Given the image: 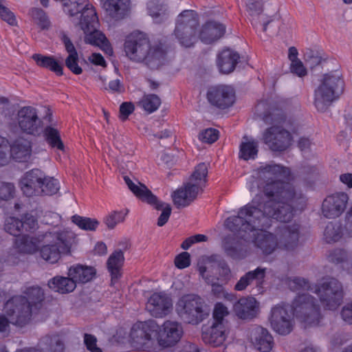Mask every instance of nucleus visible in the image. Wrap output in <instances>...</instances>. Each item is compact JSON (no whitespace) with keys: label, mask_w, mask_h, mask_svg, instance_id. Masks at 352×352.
Segmentation results:
<instances>
[{"label":"nucleus","mask_w":352,"mask_h":352,"mask_svg":"<svg viewBox=\"0 0 352 352\" xmlns=\"http://www.w3.org/2000/svg\"><path fill=\"white\" fill-rule=\"evenodd\" d=\"M290 169L276 164L261 166L248 178L247 188L259 190L252 200L239 208L237 214L228 217L226 228L241 240L251 243L267 256L277 250L294 251L299 245L300 225L294 223L278 226L275 233L268 231L274 220L289 222L307 206L301 191L289 182Z\"/></svg>","instance_id":"nucleus-1"},{"label":"nucleus","mask_w":352,"mask_h":352,"mask_svg":"<svg viewBox=\"0 0 352 352\" xmlns=\"http://www.w3.org/2000/svg\"><path fill=\"white\" fill-rule=\"evenodd\" d=\"M294 316L305 324V328L316 327L320 320V307L309 294H299L292 305L281 302L270 311L269 322L273 330H292Z\"/></svg>","instance_id":"nucleus-2"},{"label":"nucleus","mask_w":352,"mask_h":352,"mask_svg":"<svg viewBox=\"0 0 352 352\" xmlns=\"http://www.w3.org/2000/svg\"><path fill=\"white\" fill-rule=\"evenodd\" d=\"M287 284L292 291L307 290L316 294L323 308L330 311L336 310L342 305L345 295L342 283L330 276L322 277L313 285L301 277L290 278Z\"/></svg>","instance_id":"nucleus-3"},{"label":"nucleus","mask_w":352,"mask_h":352,"mask_svg":"<svg viewBox=\"0 0 352 352\" xmlns=\"http://www.w3.org/2000/svg\"><path fill=\"white\" fill-rule=\"evenodd\" d=\"M67 5L65 11L70 17H78L80 14L78 24L85 34L86 43L98 46L105 54H113V48L105 35L98 30V18L94 7L88 0H72Z\"/></svg>","instance_id":"nucleus-4"},{"label":"nucleus","mask_w":352,"mask_h":352,"mask_svg":"<svg viewBox=\"0 0 352 352\" xmlns=\"http://www.w3.org/2000/svg\"><path fill=\"white\" fill-rule=\"evenodd\" d=\"M265 122L272 124L263 133V142L272 151H284L292 144V133L296 132L294 121L288 118L282 109L272 108L264 114Z\"/></svg>","instance_id":"nucleus-5"},{"label":"nucleus","mask_w":352,"mask_h":352,"mask_svg":"<svg viewBox=\"0 0 352 352\" xmlns=\"http://www.w3.org/2000/svg\"><path fill=\"white\" fill-rule=\"evenodd\" d=\"M126 55L137 62L144 61L152 69L157 68L166 60V50L162 43L151 46L146 35L134 32L126 36L124 45Z\"/></svg>","instance_id":"nucleus-6"},{"label":"nucleus","mask_w":352,"mask_h":352,"mask_svg":"<svg viewBox=\"0 0 352 352\" xmlns=\"http://www.w3.org/2000/svg\"><path fill=\"white\" fill-rule=\"evenodd\" d=\"M183 331H116L111 340L112 344L129 343L140 349L153 346L156 342L166 348L176 344L182 338Z\"/></svg>","instance_id":"nucleus-7"},{"label":"nucleus","mask_w":352,"mask_h":352,"mask_svg":"<svg viewBox=\"0 0 352 352\" xmlns=\"http://www.w3.org/2000/svg\"><path fill=\"white\" fill-rule=\"evenodd\" d=\"M44 299V291L41 287H25L21 295L14 296L6 302V311L10 316L17 311L16 318H12V322L26 324L30 320L33 310L40 309Z\"/></svg>","instance_id":"nucleus-8"},{"label":"nucleus","mask_w":352,"mask_h":352,"mask_svg":"<svg viewBox=\"0 0 352 352\" xmlns=\"http://www.w3.org/2000/svg\"><path fill=\"white\" fill-rule=\"evenodd\" d=\"M75 239V234L69 228L54 227L43 235L47 244L42 246L41 256L50 263H55L61 254H69Z\"/></svg>","instance_id":"nucleus-9"},{"label":"nucleus","mask_w":352,"mask_h":352,"mask_svg":"<svg viewBox=\"0 0 352 352\" xmlns=\"http://www.w3.org/2000/svg\"><path fill=\"white\" fill-rule=\"evenodd\" d=\"M344 82L340 72L323 75L314 91V105L318 111L324 112L343 93Z\"/></svg>","instance_id":"nucleus-10"},{"label":"nucleus","mask_w":352,"mask_h":352,"mask_svg":"<svg viewBox=\"0 0 352 352\" xmlns=\"http://www.w3.org/2000/svg\"><path fill=\"white\" fill-rule=\"evenodd\" d=\"M207 175V164L200 163L195 167L188 182L173 191L171 197L174 205L177 208L188 206L196 199L206 186Z\"/></svg>","instance_id":"nucleus-11"},{"label":"nucleus","mask_w":352,"mask_h":352,"mask_svg":"<svg viewBox=\"0 0 352 352\" xmlns=\"http://www.w3.org/2000/svg\"><path fill=\"white\" fill-rule=\"evenodd\" d=\"M198 26V16L194 10H184L177 16L175 34L182 46L190 47L196 42Z\"/></svg>","instance_id":"nucleus-12"},{"label":"nucleus","mask_w":352,"mask_h":352,"mask_svg":"<svg viewBox=\"0 0 352 352\" xmlns=\"http://www.w3.org/2000/svg\"><path fill=\"white\" fill-rule=\"evenodd\" d=\"M202 299L195 294L182 296L176 304V311L188 323L198 324L208 315L203 309Z\"/></svg>","instance_id":"nucleus-13"},{"label":"nucleus","mask_w":352,"mask_h":352,"mask_svg":"<svg viewBox=\"0 0 352 352\" xmlns=\"http://www.w3.org/2000/svg\"><path fill=\"white\" fill-rule=\"evenodd\" d=\"M125 184L127 185L130 190L140 199L153 206L157 210H162V212L157 219V226H164L169 219L171 214V207L169 204L159 201L156 196L144 186L140 187L135 186L131 178L125 175L123 177Z\"/></svg>","instance_id":"nucleus-14"},{"label":"nucleus","mask_w":352,"mask_h":352,"mask_svg":"<svg viewBox=\"0 0 352 352\" xmlns=\"http://www.w3.org/2000/svg\"><path fill=\"white\" fill-rule=\"evenodd\" d=\"M349 197L344 192H336L327 195L321 204V214L327 219H336L345 211Z\"/></svg>","instance_id":"nucleus-15"},{"label":"nucleus","mask_w":352,"mask_h":352,"mask_svg":"<svg viewBox=\"0 0 352 352\" xmlns=\"http://www.w3.org/2000/svg\"><path fill=\"white\" fill-rule=\"evenodd\" d=\"M16 120L19 127L25 133L36 135L41 131L42 120L34 107L27 106L21 108L17 112Z\"/></svg>","instance_id":"nucleus-16"},{"label":"nucleus","mask_w":352,"mask_h":352,"mask_svg":"<svg viewBox=\"0 0 352 352\" xmlns=\"http://www.w3.org/2000/svg\"><path fill=\"white\" fill-rule=\"evenodd\" d=\"M207 99L212 106L226 109L234 104L235 92L231 86L225 85L213 86L208 90Z\"/></svg>","instance_id":"nucleus-17"},{"label":"nucleus","mask_w":352,"mask_h":352,"mask_svg":"<svg viewBox=\"0 0 352 352\" xmlns=\"http://www.w3.org/2000/svg\"><path fill=\"white\" fill-rule=\"evenodd\" d=\"M146 310L155 318H162L173 309L171 298L165 292H155L148 298Z\"/></svg>","instance_id":"nucleus-18"},{"label":"nucleus","mask_w":352,"mask_h":352,"mask_svg":"<svg viewBox=\"0 0 352 352\" xmlns=\"http://www.w3.org/2000/svg\"><path fill=\"white\" fill-rule=\"evenodd\" d=\"M43 179L44 173L40 169L34 168L25 173L20 181L23 193L27 197L39 196Z\"/></svg>","instance_id":"nucleus-19"},{"label":"nucleus","mask_w":352,"mask_h":352,"mask_svg":"<svg viewBox=\"0 0 352 352\" xmlns=\"http://www.w3.org/2000/svg\"><path fill=\"white\" fill-rule=\"evenodd\" d=\"M233 311L241 320H252L259 314V302L252 296L243 297L234 304Z\"/></svg>","instance_id":"nucleus-20"},{"label":"nucleus","mask_w":352,"mask_h":352,"mask_svg":"<svg viewBox=\"0 0 352 352\" xmlns=\"http://www.w3.org/2000/svg\"><path fill=\"white\" fill-rule=\"evenodd\" d=\"M265 274L266 268L258 267L254 270L250 271L241 276L234 285V289L239 292L243 291L248 286L255 283L256 286L259 288L258 290H260L262 289Z\"/></svg>","instance_id":"nucleus-21"},{"label":"nucleus","mask_w":352,"mask_h":352,"mask_svg":"<svg viewBox=\"0 0 352 352\" xmlns=\"http://www.w3.org/2000/svg\"><path fill=\"white\" fill-rule=\"evenodd\" d=\"M10 157L18 162H27L32 153L31 142L27 139L19 138L10 145Z\"/></svg>","instance_id":"nucleus-22"},{"label":"nucleus","mask_w":352,"mask_h":352,"mask_svg":"<svg viewBox=\"0 0 352 352\" xmlns=\"http://www.w3.org/2000/svg\"><path fill=\"white\" fill-rule=\"evenodd\" d=\"M225 32L226 26L224 25L210 21L202 26L199 37L203 43L210 44L222 37Z\"/></svg>","instance_id":"nucleus-23"},{"label":"nucleus","mask_w":352,"mask_h":352,"mask_svg":"<svg viewBox=\"0 0 352 352\" xmlns=\"http://www.w3.org/2000/svg\"><path fill=\"white\" fill-rule=\"evenodd\" d=\"M61 41L65 45L66 52L69 54L65 59L66 67L74 74H80L82 72V69L78 65V54L73 43L65 33L62 34Z\"/></svg>","instance_id":"nucleus-24"},{"label":"nucleus","mask_w":352,"mask_h":352,"mask_svg":"<svg viewBox=\"0 0 352 352\" xmlns=\"http://www.w3.org/2000/svg\"><path fill=\"white\" fill-rule=\"evenodd\" d=\"M240 58L239 54L230 49L221 51L217 57V66L221 73L229 74L232 72Z\"/></svg>","instance_id":"nucleus-25"},{"label":"nucleus","mask_w":352,"mask_h":352,"mask_svg":"<svg viewBox=\"0 0 352 352\" xmlns=\"http://www.w3.org/2000/svg\"><path fill=\"white\" fill-rule=\"evenodd\" d=\"M96 273V270L92 267L76 265L69 267L68 276L74 279L76 284L85 283L91 280Z\"/></svg>","instance_id":"nucleus-26"},{"label":"nucleus","mask_w":352,"mask_h":352,"mask_svg":"<svg viewBox=\"0 0 352 352\" xmlns=\"http://www.w3.org/2000/svg\"><path fill=\"white\" fill-rule=\"evenodd\" d=\"M251 342L261 352H269L274 346V338L269 331H253Z\"/></svg>","instance_id":"nucleus-27"},{"label":"nucleus","mask_w":352,"mask_h":352,"mask_svg":"<svg viewBox=\"0 0 352 352\" xmlns=\"http://www.w3.org/2000/svg\"><path fill=\"white\" fill-rule=\"evenodd\" d=\"M48 286L52 290L63 294L70 293L76 287L74 279L69 276H54L48 281Z\"/></svg>","instance_id":"nucleus-28"},{"label":"nucleus","mask_w":352,"mask_h":352,"mask_svg":"<svg viewBox=\"0 0 352 352\" xmlns=\"http://www.w3.org/2000/svg\"><path fill=\"white\" fill-rule=\"evenodd\" d=\"M147 11L156 23H160L167 18V6L164 0H150L147 3Z\"/></svg>","instance_id":"nucleus-29"},{"label":"nucleus","mask_w":352,"mask_h":352,"mask_svg":"<svg viewBox=\"0 0 352 352\" xmlns=\"http://www.w3.org/2000/svg\"><path fill=\"white\" fill-rule=\"evenodd\" d=\"M32 58L38 66L47 69L54 72L57 76H62L63 74V66L54 56L34 54Z\"/></svg>","instance_id":"nucleus-30"},{"label":"nucleus","mask_w":352,"mask_h":352,"mask_svg":"<svg viewBox=\"0 0 352 352\" xmlns=\"http://www.w3.org/2000/svg\"><path fill=\"white\" fill-rule=\"evenodd\" d=\"M39 242L38 238L22 234L15 239L14 245L20 252L32 254L38 250Z\"/></svg>","instance_id":"nucleus-31"},{"label":"nucleus","mask_w":352,"mask_h":352,"mask_svg":"<svg viewBox=\"0 0 352 352\" xmlns=\"http://www.w3.org/2000/svg\"><path fill=\"white\" fill-rule=\"evenodd\" d=\"M124 254L121 250H116L107 261L108 270L111 274V281L117 280L121 276V268L124 263Z\"/></svg>","instance_id":"nucleus-32"},{"label":"nucleus","mask_w":352,"mask_h":352,"mask_svg":"<svg viewBox=\"0 0 352 352\" xmlns=\"http://www.w3.org/2000/svg\"><path fill=\"white\" fill-rule=\"evenodd\" d=\"M243 140L240 145L239 157L244 160H254L258 152V142L246 136L243 137Z\"/></svg>","instance_id":"nucleus-33"},{"label":"nucleus","mask_w":352,"mask_h":352,"mask_svg":"<svg viewBox=\"0 0 352 352\" xmlns=\"http://www.w3.org/2000/svg\"><path fill=\"white\" fill-rule=\"evenodd\" d=\"M130 4V0H106L104 6L112 16L124 14Z\"/></svg>","instance_id":"nucleus-34"},{"label":"nucleus","mask_w":352,"mask_h":352,"mask_svg":"<svg viewBox=\"0 0 352 352\" xmlns=\"http://www.w3.org/2000/svg\"><path fill=\"white\" fill-rule=\"evenodd\" d=\"M43 136L47 144L53 148L64 151V144L61 140L59 131L52 126H47L43 131Z\"/></svg>","instance_id":"nucleus-35"},{"label":"nucleus","mask_w":352,"mask_h":352,"mask_svg":"<svg viewBox=\"0 0 352 352\" xmlns=\"http://www.w3.org/2000/svg\"><path fill=\"white\" fill-rule=\"evenodd\" d=\"M160 98L153 94H144L138 102V106L148 113L156 111L161 105Z\"/></svg>","instance_id":"nucleus-36"},{"label":"nucleus","mask_w":352,"mask_h":352,"mask_svg":"<svg viewBox=\"0 0 352 352\" xmlns=\"http://www.w3.org/2000/svg\"><path fill=\"white\" fill-rule=\"evenodd\" d=\"M344 235L340 223L329 222L324 231V239L328 243L338 241Z\"/></svg>","instance_id":"nucleus-37"},{"label":"nucleus","mask_w":352,"mask_h":352,"mask_svg":"<svg viewBox=\"0 0 352 352\" xmlns=\"http://www.w3.org/2000/svg\"><path fill=\"white\" fill-rule=\"evenodd\" d=\"M229 314L227 307L222 302H217L214 305L212 316L213 322L211 325L212 330L221 328L224 321V318Z\"/></svg>","instance_id":"nucleus-38"},{"label":"nucleus","mask_w":352,"mask_h":352,"mask_svg":"<svg viewBox=\"0 0 352 352\" xmlns=\"http://www.w3.org/2000/svg\"><path fill=\"white\" fill-rule=\"evenodd\" d=\"M4 230L6 232L18 238L23 232V221L16 217H9L6 219Z\"/></svg>","instance_id":"nucleus-39"},{"label":"nucleus","mask_w":352,"mask_h":352,"mask_svg":"<svg viewBox=\"0 0 352 352\" xmlns=\"http://www.w3.org/2000/svg\"><path fill=\"white\" fill-rule=\"evenodd\" d=\"M72 221L80 229L86 231H95L99 225L96 219L82 217L78 214L72 217Z\"/></svg>","instance_id":"nucleus-40"},{"label":"nucleus","mask_w":352,"mask_h":352,"mask_svg":"<svg viewBox=\"0 0 352 352\" xmlns=\"http://www.w3.org/2000/svg\"><path fill=\"white\" fill-rule=\"evenodd\" d=\"M42 186L39 190H41L39 192V196L41 195H53L56 194L59 188V182L58 181L52 177L47 176L44 173V179H42Z\"/></svg>","instance_id":"nucleus-41"},{"label":"nucleus","mask_w":352,"mask_h":352,"mask_svg":"<svg viewBox=\"0 0 352 352\" xmlns=\"http://www.w3.org/2000/svg\"><path fill=\"white\" fill-rule=\"evenodd\" d=\"M203 341L212 346H217L223 344L226 340L225 331H202Z\"/></svg>","instance_id":"nucleus-42"},{"label":"nucleus","mask_w":352,"mask_h":352,"mask_svg":"<svg viewBox=\"0 0 352 352\" xmlns=\"http://www.w3.org/2000/svg\"><path fill=\"white\" fill-rule=\"evenodd\" d=\"M30 15L34 23L40 28L48 29L50 25V21L45 12L38 8H34L30 10Z\"/></svg>","instance_id":"nucleus-43"},{"label":"nucleus","mask_w":352,"mask_h":352,"mask_svg":"<svg viewBox=\"0 0 352 352\" xmlns=\"http://www.w3.org/2000/svg\"><path fill=\"white\" fill-rule=\"evenodd\" d=\"M127 213V210L113 211L104 219L107 226L109 229L114 228L118 223L124 221Z\"/></svg>","instance_id":"nucleus-44"},{"label":"nucleus","mask_w":352,"mask_h":352,"mask_svg":"<svg viewBox=\"0 0 352 352\" xmlns=\"http://www.w3.org/2000/svg\"><path fill=\"white\" fill-rule=\"evenodd\" d=\"M14 192L15 187L12 183L0 181V201L12 199Z\"/></svg>","instance_id":"nucleus-45"},{"label":"nucleus","mask_w":352,"mask_h":352,"mask_svg":"<svg viewBox=\"0 0 352 352\" xmlns=\"http://www.w3.org/2000/svg\"><path fill=\"white\" fill-rule=\"evenodd\" d=\"M10 157L8 140L0 135V166L7 164Z\"/></svg>","instance_id":"nucleus-46"},{"label":"nucleus","mask_w":352,"mask_h":352,"mask_svg":"<svg viewBox=\"0 0 352 352\" xmlns=\"http://www.w3.org/2000/svg\"><path fill=\"white\" fill-rule=\"evenodd\" d=\"M219 133L218 130L213 128H208L199 133V139L203 142L212 144L218 140Z\"/></svg>","instance_id":"nucleus-47"},{"label":"nucleus","mask_w":352,"mask_h":352,"mask_svg":"<svg viewBox=\"0 0 352 352\" xmlns=\"http://www.w3.org/2000/svg\"><path fill=\"white\" fill-rule=\"evenodd\" d=\"M347 258V253L342 249H335L328 255L329 262L335 264H343Z\"/></svg>","instance_id":"nucleus-48"},{"label":"nucleus","mask_w":352,"mask_h":352,"mask_svg":"<svg viewBox=\"0 0 352 352\" xmlns=\"http://www.w3.org/2000/svg\"><path fill=\"white\" fill-rule=\"evenodd\" d=\"M21 220L23 221V232H33L38 226L37 219L32 214H25Z\"/></svg>","instance_id":"nucleus-49"},{"label":"nucleus","mask_w":352,"mask_h":352,"mask_svg":"<svg viewBox=\"0 0 352 352\" xmlns=\"http://www.w3.org/2000/svg\"><path fill=\"white\" fill-rule=\"evenodd\" d=\"M158 326L154 320H148L144 322H137L131 327V330H157Z\"/></svg>","instance_id":"nucleus-50"},{"label":"nucleus","mask_w":352,"mask_h":352,"mask_svg":"<svg viewBox=\"0 0 352 352\" xmlns=\"http://www.w3.org/2000/svg\"><path fill=\"white\" fill-rule=\"evenodd\" d=\"M0 17L11 25L16 23L14 14L2 4V0H0Z\"/></svg>","instance_id":"nucleus-51"},{"label":"nucleus","mask_w":352,"mask_h":352,"mask_svg":"<svg viewBox=\"0 0 352 352\" xmlns=\"http://www.w3.org/2000/svg\"><path fill=\"white\" fill-rule=\"evenodd\" d=\"M246 6L249 14L252 16L258 15L263 10L262 0H249Z\"/></svg>","instance_id":"nucleus-52"},{"label":"nucleus","mask_w":352,"mask_h":352,"mask_svg":"<svg viewBox=\"0 0 352 352\" xmlns=\"http://www.w3.org/2000/svg\"><path fill=\"white\" fill-rule=\"evenodd\" d=\"M190 264V254L187 252H182L175 258V265L179 269H184L188 267Z\"/></svg>","instance_id":"nucleus-53"},{"label":"nucleus","mask_w":352,"mask_h":352,"mask_svg":"<svg viewBox=\"0 0 352 352\" xmlns=\"http://www.w3.org/2000/svg\"><path fill=\"white\" fill-rule=\"evenodd\" d=\"M84 342L87 349L91 352H102V349L97 346L96 338L90 334H85Z\"/></svg>","instance_id":"nucleus-54"},{"label":"nucleus","mask_w":352,"mask_h":352,"mask_svg":"<svg viewBox=\"0 0 352 352\" xmlns=\"http://www.w3.org/2000/svg\"><path fill=\"white\" fill-rule=\"evenodd\" d=\"M4 311L8 318H7L5 315L0 314V330H6V328L7 327H8V324L10 323H12L18 327H23L25 325V324H19L16 322H12V318H16L17 311L13 316L9 315L6 311V305L4 306Z\"/></svg>","instance_id":"nucleus-55"},{"label":"nucleus","mask_w":352,"mask_h":352,"mask_svg":"<svg viewBox=\"0 0 352 352\" xmlns=\"http://www.w3.org/2000/svg\"><path fill=\"white\" fill-rule=\"evenodd\" d=\"M135 109L132 102H124L120 107V118L122 120L128 118L129 116L133 112Z\"/></svg>","instance_id":"nucleus-56"},{"label":"nucleus","mask_w":352,"mask_h":352,"mask_svg":"<svg viewBox=\"0 0 352 352\" xmlns=\"http://www.w3.org/2000/svg\"><path fill=\"white\" fill-rule=\"evenodd\" d=\"M290 69L292 73L299 77H303L307 74L306 68L300 60L291 63Z\"/></svg>","instance_id":"nucleus-57"},{"label":"nucleus","mask_w":352,"mask_h":352,"mask_svg":"<svg viewBox=\"0 0 352 352\" xmlns=\"http://www.w3.org/2000/svg\"><path fill=\"white\" fill-rule=\"evenodd\" d=\"M341 316L344 322L352 324V301L346 303L342 308Z\"/></svg>","instance_id":"nucleus-58"},{"label":"nucleus","mask_w":352,"mask_h":352,"mask_svg":"<svg viewBox=\"0 0 352 352\" xmlns=\"http://www.w3.org/2000/svg\"><path fill=\"white\" fill-rule=\"evenodd\" d=\"M344 228L345 231V234L349 237H352V206L346 212Z\"/></svg>","instance_id":"nucleus-59"},{"label":"nucleus","mask_w":352,"mask_h":352,"mask_svg":"<svg viewBox=\"0 0 352 352\" xmlns=\"http://www.w3.org/2000/svg\"><path fill=\"white\" fill-rule=\"evenodd\" d=\"M109 90L113 93H122L124 88L121 81L119 79H116L109 82Z\"/></svg>","instance_id":"nucleus-60"},{"label":"nucleus","mask_w":352,"mask_h":352,"mask_svg":"<svg viewBox=\"0 0 352 352\" xmlns=\"http://www.w3.org/2000/svg\"><path fill=\"white\" fill-rule=\"evenodd\" d=\"M89 60L91 63L96 65H99L102 67L106 66V61L104 57L98 53H93L89 57Z\"/></svg>","instance_id":"nucleus-61"},{"label":"nucleus","mask_w":352,"mask_h":352,"mask_svg":"<svg viewBox=\"0 0 352 352\" xmlns=\"http://www.w3.org/2000/svg\"><path fill=\"white\" fill-rule=\"evenodd\" d=\"M182 329L181 324L176 321L167 320L163 324V330H179Z\"/></svg>","instance_id":"nucleus-62"},{"label":"nucleus","mask_w":352,"mask_h":352,"mask_svg":"<svg viewBox=\"0 0 352 352\" xmlns=\"http://www.w3.org/2000/svg\"><path fill=\"white\" fill-rule=\"evenodd\" d=\"M340 181L348 188H352V173H343L340 175Z\"/></svg>","instance_id":"nucleus-63"},{"label":"nucleus","mask_w":352,"mask_h":352,"mask_svg":"<svg viewBox=\"0 0 352 352\" xmlns=\"http://www.w3.org/2000/svg\"><path fill=\"white\" fill-rule=\"evenodd\" d=\"M311 143L309 138H301L298 140V146L301 151H306L311 146Z\"/></svg>","instance_id":"nucleus-64"}]
</instances>
